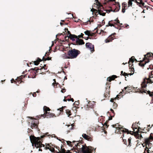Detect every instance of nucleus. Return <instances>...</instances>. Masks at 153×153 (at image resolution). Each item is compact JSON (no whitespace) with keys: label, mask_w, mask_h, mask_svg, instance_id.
<instances>
[{"label":"nucleus","mask_w":153,"mask_h":153,"mask_svg":"<svg viewBox=\"0 0 153 153\" xmlns=\"http://www.w3.org/2000/svg\"><path fill=\"white\" fill-rule=\"evenodd\" d=\"M30 139L31 142L32 144L34 145V146L36 147V148H39V151H42V149H40L42 146L44 147V149L47 150L49 149L50 151L52 152H55L54 149L53 147H52L48 144H46V146L45 145L42 143L41 140L40 141V139L39 137H36L34 136L31 135L30 136Z\"/></svg>","instance_id":"nucleus-1"},{"label":"nucleus","mask_w":153,"mask_h":153,"mask_svg":"<svg viewBox=\"0 0 153 153\" xmlns=\"http://www.w3.org/2000/svg\"><path fill=\"white\" fill-rule=\"evenodd\" d=\"M74 143H77L78 145L75 149V150L78 151V153H92L94 151L95 152V149L91 146H87L85 145H83L82 143L78 141H74Z\"/></svg>","instance_id":"nucleus-2"},{"label":"nucleus","mask_w":153,"mask_h":153,"mask_svg":"<svg viewBox=\"0 0 153 153\" xmlns=\"http://www.w3.org/2000/svg\"><path fill=\"white\" fill-rule=\"evenodd\" d=\"M69 49L67 52V54L65 53L62 55V57L64 59H74L76 58L80 53L79 50L75 49H72L69 47Z\"/></svg>","instance_id":"nucleus-3"},{"label":"nucleus","mask_w":153,"mask_h":153,"mask_svg":"<svg viewBox=\"0 0 153 153\" xmlns=\"http://www.w3.org/2000/svg\"><path fill=\"white\" fill-rule=\"evenodd\" d=\"M69 38L74 42L73 44L74 45H82L85 44L82 39H79L77 37V36L75 35L70 34Z\"/></svg>","instance_id":"nucleus-4"},{"label":"nucleus","mask_w":153,"mask_h":153,"mask_svg":"<svg viewBox=\"0 0 153 153\" xmlns=\"http://www.w3.org/2000/svg\"><path fill=\"white\" fill-rule=\"evenodd\" d=\"M43 111L44 112V114H43L41 115L40 117H42L45 118V117H47V118H50L51 117H56L55 114L52 113H51L50 112H48V111H51V109L48 107L45 106H44L43 108Z\"/></svg>","instance_id":"nucleus-5"},{"label":"nucleus","mask_w":153,"mask_h":153,"mask_svg":"<svg viewBox=\"0 0 153 153\" xmlns=\"http://www.w3.org/2000/svg\"><path fill=\"white\" fill-rule=\"evenodd\" d=\"M43 68L45 70L46 69V68H45L44 66H43L42 67L41 66H40L38 68L35 67L34 68H32L29 70V71L30 72V73L32 74L33 75H31V77L32 78H35L36 76L38 74L39 70H41Z\"/></svg>","instance_id":"nucleus-6"},{"label":"nucleus","mask_w":153,"mask_h":153,"mask_svg":"<svg viewBox=\"0 0 153 153\" xmlns=\"http://www.w3.org/2000/svg\"><path fill=\"white\" fill-rule=\"evenodd\" d=\"M153 83V76L150 77L149 78H145L143 80L141 84V86L142 88L146 87L148 84H152Z\"/></svg>","instance_id":"nucleus-7"},{"label":"nucleus","mask_w":153,"mask_h":153,"mask_svg":"<svg viewBox=\"0 0 153 153\" xmlns=\"http://www.w3.org/2000/svg\"><path fill=\"white\" fill-rule=\"evenodd\" d=\"M133 58V57H132L130 59L128 62L129 66V71H131V73H128V74L125 73V76H128V75H132L134 74V69L132 66V63L134 61V59Z\"/></svg>","instance_id":"nucleus-8"},{"label":"nucleus","mask_w":153,"mask_h":153,"mask_svg":"<svg viewBox=\"0 0 153 153\" xmlns=\"http://www.w3.org/2000/svg\"><path fill=\"white\" fill-rule=\"evenodd\" d=\"M116 126V124L113 125V127H116L117 130H118L117 133L122 134L121 138H122L123 142H124V139L123 138L124 135V128H123V126L120 125H119V126L117 127Z\"/></svg>","instance_id":"nucleus-9"},{"label":"nucleus","mask_w":153,"mask_h":153,"mask_svg":"<svg viewBox=\"0 0 153 153\" xmlns=\"http://www.w3.org/2000/svg\"><path fill=\"white\" fill-rule=\"evenodd\" d=\"M56 148L58 149V151H56V152H54V153H71L70 152V151L68 150L66 152V150L64 148L62 145H61L60 148L57 146H56Z\"/></svg>","instance_id":"nucleus-10"},{"label":"nucleus","mask_w":153,"mask_h":153,"mask_svg":"<svg viewBox=\"0 0 153 153\" xmlns=\"http://www.w3.org/2000/svg\"><path fill=\"white\" fill-rule=\"evenodd\" d=\"M95 102L94 101H89L87 104L85 105L84 108L86 110H88L90 108H94Z\"/></svg>","instance_id":"nucleus-11"},{"label":"nucleus","mask_w":153,"mask_h":153,"mask_svg":"<svg viewBox=\"0 0 153 153\" xmlns=\"http://www.w3.org/2000/svg\"><path fill=\"white\" fill-rule=\"evenodd\" d=\"M132 128L133 130L134 133H135L136 135L138 134L139 128L138 126V123H133L132 125Z\"/></svg>","instance_id":"nucleus-12"},{"label":"nucleus","mask_w":153,"mask_h":153,"mask_svg":"<svg viewBox=\"0 0 153 153\" xmlns=\"http://www.w3.org/2000/svg\"><path fill=\"white\" fill-rule=\"evenodd\" d=\"M91 11L95 12V15L97 17V16L98 14H97V13L103 16H105L106 14V13H103L102 11L99 9L97 10L96 9L93 8L91 10Z\"/></svg>","instance_id":"nucleus-13"},{"label":"nucleus","mask_w":153,"mask_h":153,"mask_svg":"<svg viewBox=\"0 0 153 153\" xmlns=\"http://www.w3.org/2000/svg\"><path fill=\"white\" fill-rule=\"evenodd\" d=\"M153 54L151 53H148L146 55H144V58L146 59L147 61H144V62H145V63H140L139 65L141 66H144L147 63L149 62V59H148L147 58V57H149L150 56H151L153 55Z\"/></svg>","instance_id":"nucleus-14"},{"label":"nucleus","mask_w":153,"mask_h":153,"mask_svg":"<svg viewBox=\"0 0 153 153\" xmlns=\"http://www.w3.org/2000/svg\"><path fill=\"white\" fill-rule=\"evenodd\" d=\"M39 123V121L37 119H35L32 120L31 123V127L32 129L36 128L38 127V125Z\"/></svg>","instance_id":"nucleus-15"},{"label":"nucleus","mask_w":153,"mask_h":153,"mask_svg":"<svg viewBox=\"0 0 153 153\" xmlns=\"http://www.w3.org/2000/svg\"><path fill=\"white\" fill-rule=\"evenodd\" d=\"M115 35L116 33H115L112 34L105 40V42L107 43L111 42L113 39H115Z\"/></svg>","instance_id":"nucleus-16"},{"label":"nucleus","mask_w":153,"mask_h":153,"mask_svg":"<svg viewBox=\"0 0 153 153\" xmlns=\"http://www.w3.org/2000/svg\"><path fill=\"white\" fill-rule=\"evenodd\" d=\"M86 48H88L91 52H93L94 51V46L91 43L89 42L86 43L85 44Z\"/></svg>","instance_id":"nucleus-17"},{"label":"nucleus","mask_w":153,"mask_h":153,"mask_svg":"<svg viewBox=\"0 0 153 153\" xmlns=\"http://www.w3.org/2000/svg\"><path fill=\"white\" fill-rule=\"evenodd\" d=\"M82 136L85 139L88 141H92L93 140V137L91 135H88L85 134H83Z\"/></svg>","instance_id":"nucleus-18"},{"label":"nucleus","mask_w":153,"mask_h":153,"mask_svg":"<svg viewBox=\"0 0 153 153\" xmlns=\"http://www.w3.org/2000/svg\"><path fill=\"white\" fill-rule=\"evenodd\" d=\"M117 76L115 75H112V76L108 77L107 79V80L108 81V82H107L106 83V85L107 84L108 85V84H110L111 83L110 82H111L112 80H114L115 78H117Z\"/></svg>","instance_id":"nucleus-19"},{"label":"nucleus","mask_w":153,"mask_h":153,"mask_svg":"<svg viewBox=\"0 0 153 153\" xmlns=\"http://www.w3.org/2000/svg\"><path fill=\"white\" fill-rule=\"evenodd\" d=\"M152 141L149 140H146L145 143L146 145V148L149 147V148H151L152 146Z\"/></svg>","instance_id":"nucleus-20"},{"label":"nucleus","mask_w":153,"mask_h":153,"mask_svg":"<svg viewBox=\"0 0 153 153\" xmlns=\"http://www.w3.org/2000/svg\"><path fill=\"white\" fill-rule=\"evenodd\" d=\"M74 125L72 124L70 125H66L67 126V134L70 132L71 130H73L74 128Z\"/></svg>","instance_id":"nucleus-21"},{"label":"nucleus","mask_w":153,"mask_h":153,"mask_svg":"<svg viewBox=\"0 0 153 153\" xmlns=\"http://www.w3.org/2000/svg\"><path fill=\"white\" fill-rule=\"evenodd\" d=\"M42 61V59H41L39 58H38L36 61H32V62L30 63V64H32V62H33V64H34L35 65H38L39 64L40 62H41Z\"/></svg>","instance_id":"nucleus-22"},{"label":"nucleus","mask_w":153,"mask_h":153,"mask_svg":"<svg viewBox=\"0 0 153 153\" xmlns=\"http://www.w3.org/2000/svg\"><path fill=\"white\" fill-rule=\"evenodd\" d=\"M123 89L122 91L120 92L119 94L117 96L116 98L117 99L119 100L123 97Z\"/></svg>","instance_id":"nucleus-23"},{"label":"nucleus","mask_w":153,"mask_h":153,"mask_svg":"<svg viewBox=\"0 0 153 153\" xmlns=\"http://www.w3.org/2000/svg\"><path fill=\"white\" fill-rule=\"evenodd\" d=\"M131 137H130L126 141V145L128 147H130L131 146Z\"/></svg>","instance_id":"nucleus-24"},{"label":"nucleus","mask_w":153,"mask_h":153,"mask_svg":"<svg viewBox=\"0 0 153 153\" xmlns=\"http://www.w3.org/2000/svg\"><path fill=\"white\" fill-rule=\"evenodd\" d=\"M42 67L43 66H44L45 68H46V69H45V70L44 69V68H43L41 70H40V71H39V74H44L46 72V70H47V67L46 66V65H44V66H41Z\"/></svg>","instance_id":"nucleus-25"},{"label":"nucleus","mask_w":153,"mask_h":153,"mask_svg":"<svg viewBox=\"0 0 153 153\" xmlns=\"http://www.w3.org/2000/svg\"><path fill=\"white\" fill-rule=\"evenodd\" d=\"M111 23L113 24V25H114L116 24H118V23H119V21L118 19L114 20H111V21H109Z\"/></svg>","instance_id":"nucleus-26"},{"label":"nucleus","mask_w":153,"mask_h":153,"mask_svg":"<svg viewBox=\"0 0 153 153\" xmlns=\"http://www.w3.org/2000/svg\"><path fill=\"white\" fill-rule=\"evenodd\" d=\"M84 35L83 33H81L80 35L77 36V37H78V38H84L86 40L88 39H91V38L89 37H83V36Z\"/></svg>","instance_id":"nucleus-27"},{"label":"nucleus","mask_w":153,"mask_h":153,"mask_svg":"<svg viewBox=\"0 0 153 153\" xmlns=\"http://www.w3.org/2000/svg\"><path fill=\"white\" fill-rule=\"evenodd\" d=\"M22 77H23V76H21L19 77V78L17 80V82H16V84L17 85H19V84H20L21 82H24L21 80L22 79Z\"/></svg>","instance_id":"nucleus-28"},{"label":"nucleus","mask_w":153,"mask_h":153,"mask_svg":"<svg viewBox=\"0 0 153 153\" xmlns=\"http://www.w3.org/2000/svg\"><path fill=\"white\" fill-rule=\"evenodd\" d=\"M65 112L66 114L68 115V117H69L71 115V110L69 109H66Z\"/></svg>","instance_id":"nucleus-29"},{"label":"nucleus","mask_w":153,"mask_h":153,"mask_svg":"<svg viewBox=\"0 0 153 153\" xmlns=\"http://www.w3.org/2000/svg\"><path fill=\"white\" fill-rule=\"evenodd\" d=\"M52 58L51 57H48L46 58H45L44 56L42 58V60L43 62L45 61L46 60H51Z\"/></svg>","instance_id":"nucleus-30"},{"label":"nucleus","mask_w":153,"mask_h":153,"mask_svg":"<svg viewBox=\"0 0 153 153\" xmlns=\"http://www.w3.org/2000/svg\"><path fill=\"white\" fill-rule=\"evenodd\" d=\"M146 140H149L152 141H153V134L151 133L149 137Z\"/></svg>","instance_id":"nucleus-31"},{"label":"nucleus","mask_w":153,"mask_h":153,"mask_svg":"<svg viewBox=\"0 0 153 153\" xmlns=\"http://www.w3.org/2000/svg\"><path fill=\"white\" fill-rule=\"evenodd\" d=\"M91 31L87 30L84 32V33L86 35H88V36H90Z\"/></svg>","instance_id":"nucleus-32"},{"label":"nucleus","mask_w":153,"mask_h":153,"mask_svg":"<svg viewBox=\"0 0 153 153\" xmlns=\"http://www.w3.org/2000/svg\"><path fill=\"white\" fill-rule=\"evenodd\" d=\"M125 133H126L127 134H131H131H132L131 132H132V131H129L128 129H127L125 128Z\"/></svg>","instance_id":"nucleus-33"},{"label":"nucleus","mask_w":153,"mask_h":153,"mask_svg":"<svg viewBox=\"0 0 153 153\" xmlns=\"http://www.w3.org/2000/svg\"><path fill=\"white\" fill-rule=\"evenodd\" d=\"M66 142L67 143V145H68L69 146H70L72 147L74 146V145H72V142L69 141H66Z\"/></svg>","instance_id":"nucleus-34"},{"label":"nucleus","mask_w":153,"mask_h":153,"mask_svg":"<svg viewBox=\"0 0 153 153\" xmlns=\"http://www.w3.org/2000/svg\"><path fill=\"white\" fill-rule=\"evenodd\" d=\"M73 141L72 143H72V145H74V146L73 147L74 148V149H75L76 148V147H77V146L78 145V143H75V142H74V143L73 142L74 141Z\"/></svg>","instance_id":"nucleus-35"},{"label":"nucleus","mask_w":153,"mask_h":153,"mask_svg":"<svg viewBox=\"0 0 153 153\" xmlns=\"http://www.w3.org/2000/svg\"><path fill=\"white\" fill-rule=\"evenodd\" d=\"M66 108V106H62L61 108H59L57 109L58 110H59L60 112L63 111V110Z\"/></svg>","instance_id":"nucleus-36"},{"label":"nucleus","mask_w":153,"mask_h":153,"mask_svg":"<svg viewBox=\"0 0 153 153\" xmlns=\"http://www.w3.org/2000/svg\"><path fill=\"white\" fill-rule=\"evenodd\" d=\"M117 106V104L115 102H114L113 103V108L114 109L116 108Z\"/></svg>","instance_id":"nucleus-37"},{"label":"nucleus","mask_w":153,"mask_h":153,"mask_svg":"<svg viewBox=\"0 0 153 153\" xmlns=\"http://www.w3.org/2000/svg\"><path fill=\"white\" fill-rule=\"evenodd\" d=\"M109 26H114V25H113V24L110 22H109L108 23V25H107L106 26V27H108Z\"/></svg>","instance_id":"nucleus-38"},{"label":"nucleus","mask_w":153,"mask_h":153,"mask_svg":"<svg viewBox=\"0 0 153 153\" xmlns=\"http://www.w3.org/2000/svg\"><path fill=\"white\" fill-rule=\"evenodd\" d=\"M49 133H47L45 134V135H44L42 136H41V138H43L44 137L46 136H49L50 135L49 134H48Z\"/></svg>","instance_id":"nucleus-39"},{"label":"nucleus","mask_w":153,"mask_h":153,"mask_svg":"<svg viewBox=\"0 0 153 153\" xmlns=\"http://www.w3.org/2000/svg\"><path fill=\"white\" fill-rule=\"evenodd\" d=\"M134 1L133 0H129V1L128 2V6H131L132 5V1Z\"/></svg>","instance_id":"nucleus-40"},{"label":"nucleus","mask_w":153,"mask_h":153,"mask_svg":"<svg viewBox=\"0 0 153 153\" xmlns=\"http://www.w3.org/2000/svg\"><path fill=\"white\" fill-rule=\"evenodd\" d=\"M93 22L94 20L93 19H90V20H88L87 22L88 23L89 22L90 24L91 22L93 23Z\"/></svg>","instance_id":"nucleus-41"},{"label":"nucleus","mask_w":153,"mask_h":153,"mask_svg":"<svg viewBox=\"0 0 153 153\" xmlns=\"http://www.w3.org/2000/svg\"><path fill=\"white\" fill-rule=\"evenodd\" d=\"M122 12L123 13H124V2H123L122 3Z\"/></svg>","instance_id":"nucleus-42"},{"label":"nucleus","mask_w":153,"mask_h":153,"mask_svg":"<svg viewBox=\"0 0 153 153\" xmlns=\"http://www.w3.org/2000/svg\"><path fill=\"white\" fill-rule=\"evenodd\" d=\"M148 93L149 94L150 96H153V92H151L149 91H147Z\"/></svg>","instance_id":"nucleus-43"},{"label":"nucleus","mask_w":153,"mask_h":153,"mask_svg":"<svg viewBox=\"0 0 153 153\" xmlns=\"http://www.w3.org/2000/svg\"><path fill=\"white\" fill-rule=\"evenodd\" d=\"M110 85V84H108V85L107 84V85L106 84V85H107V86L106 87V90L107 91H108V90H107L108 89V91L109 90V89L110 88V85Z\"/></svg>","instance_id":"nucleus-44"},{"label":"nucleus","mask_w":153,"mask_h":153,"mask_svg":"<svg viewBox=\"0 0 153 153\" xmlns=\"http://www.w3.org/2000/svg\"><path fill=\"white\" fill-rule=\"evenodd\" d=\"M95 33H92L91 31V33H90V36H94L95 35Z\"/></svg>","instance_id":"nucleus-45"},{"label":"nucleus","mask_w":153,"mask_h":153,"mask_svg":"<svg viewBox=\"0 0 153 153\" xmlns=\"http://www.w3.org/2000/svg\"><path fill=\"white\" fill-rule=\"evenodd\" d=\"M66 91V89H65V88H62V89L61 90V92L62 93H64Z\"/></svg>","instance_id":"nucleus-46"},{"label":"nucleus","mask_w":153,"mask_h":153,"mask_svg":"<svg viewBox=\"0 0 153 153\" xmlns=\"http://www.w3.org/2000/svg\"><path fill=\"white\" fill-rule=\"evenodd\" d=\"M117 99L116 98H115L114 99L111 98L110 100V101L113 102V103L114 102V100H115Z\"/></svg>","instance_id":"nucleus-47"},{"label":"nucleus","mask_w":153,"mask_h":153,"mask_svg":"<svg viewBox=\"0 0 153 153\" xmlns=\"http://www.w3.org/2000/svg\"><path fill=\"white\" fill-rule=\"evenodd\" d=\"M114 115H110V117H109L108 120H111L112 119V117H114Z\"/></svg>","instance_id":"nucleus-48"},{"label":"nucleus","mask_w":153,"mask_h":153,"mask_svg":"<svg viewBox=\"0 0 153 153\" xmlns=\"http://www.w3.org/2000/svg\"><path fill=\"white\" fill-rule=\"evenodd\" d=\"M108 122L106 121L104 124V126H105L106 127V128H107L108 126H109V125H108L107 123Z\"/></svg>","instance_id":"nucleus-49"},{"label":"nucleus","mask_w":153,"mask_h":153,"mask_svg":"<svg viewBox=\"0 0 153 153\" xmlns=\"http://www.w3.org/2000/svg\"><path fill=\"white\" fill-rule=\"evenodd\" d=\"M55 82H53V84L54 85V87L55 86V85H54L55 84H56V85H58L59 84V83H56V79H54L53 80Z\"/></svg>","instance_id":"nucleus-50"},{"label":"nucleus","mask_w":153,"mask_h":153,"mask_svg":"<svg viewBox=\"0 0 153 153\" xmlns=\"http://www.w3.org/2000/svg\"><path fill=\"white\" fill-rule=\"evenodd\" d=\"M50 55V52H47L45 55V56H49Z\"/></svg>","instance_id":"nucleus-51"},{"label":"nucleus","mask_w":153,"mask_h":153,"mask_svg":"<svg viewBox=\"0 0 153 153\" xmlns=\"http://www.w3.org/2000/svg\"><path fill=\"white\" fill-rule=\"evenodd\" d=\"M115 1V0H108L106 1H107V3H109L110 2H113V1Z\"/></svg>","instance_id":"nucleus-52"},{"label":"nucleus","mask_w":153,"mask_h":153,"mask_svg":"<svg viewBox=\"0 0 153 153\" xmlns=\"http://www.w3.org/2000/svg\"><path fill=\"white\" fill-rule=\"evenodd\" d=\"M96 3L98 4L97 5H100V4L99 2V1L98 0H96Z\"/></svg>","instance_id":"nucleus-53"},{"label":"nucleus","mask_w":153,"mask_h":153,"mask_svg":"<svg viewBox=\"0 0 153 153\" xmlns=\"http://www.w3.org/2000/svg\"><path fill=\"white\" fill-rule=\"evenodd\" d=\"M110 111H111V112L113 113V115H114V116L115 114V113L114 112V111L112 109H110Z\"/></svg>","instance_id":"nucleus-54"},{"label":"nucleus","mask_w":153,"mask_h":153,"mask_svg":"<svg viewBox=\"0 0 153 153\" xmlns=\"http://www.w3.org/2000/svg\"><path fill=\"white\" fill-rule=\"evenodd\" d=\"M69 38V36H67L65 37V39L66 40L68 39Z\"/></svg>","instance_id":"nucleus-55"},{"label":"nucleus","mask_w":153,"mask_h":153,"mask_svg":"<svg viewBox=\"0 0 153 153\" xmlns=\"http://www.w3.org/2000/svg\"><path fill=\"white\" fill-rule=\"evenodd\" d=\"M67 29L68 33V34L69 35V36H70V34L71 35V34L70 31L68 30V29L67 28Z\"/></svg>","instance_id":"nucleus-56"},{"label":"nucleus","mask_w":153,"mask_h":153,"mask_svg":"<svg viewBox=\"0 0 153 153\" xmlns=\"http://www.w3.org/2000/svg\"><path fill=\"white\" fill-rule=\"evenodd\" d=\"M74 104L76 105H78L79 104V102L78 101H75L74 102Z\"/></svg>","instance_id":"nucleus-57"},{"label":"nucleus","mask_w":153,"mask_h":153,"mask_svg":"<svg viewBox=\"0 0 153 153\" xmlns=\"http://www.w3.org/2000/svg\"><path fill=\"white\" fill-rule=\"evenodd\" d=\"M33 97H36V94L35 92H34L33 94Z\"/></svg>","instance_id":"nucleus-58"},{"label":"nucleus","mask_w":153,"mask_h":153,"mask_svg":"<svg viewBox=\"0 0 153 153\" xmlns=\"http://www.w3.org/2000/svg\"><path fill=\"white\" fill-rule=\"evenodd\" d=\"M105 24V21L104 20H103L102 21V25H104Z\"/></svg>","instance_id":"nucleus-59"},{"label":"nucleus","mask_w":153,"mask_h":153,"mask_svg":"<svg viewBox=\"0 0 153 153\" xmlns=\"http://www.w3.org/2000/svg\"><path fill=\"white\" fill-rule=\"evenodd\" d=\"M121 75L124 76V73H123V71H122L121 72Z\"/></svg>","instance_id":"nucleus-60"},{"label":"nucleus","mask_w":153,"mask_h":153,"mask_svg":"<svg viewBox=\"0 0 153 153\" xmlns=\"http://www.w3.org/2000/svg\"><path fill=\"white\" fill-rule=\"evenodd\" d=\"M11 82L12 83H13V82H15V81L14 79H12L11 80Z\"/></svg>","instance_id":"nucleus-61"},{"label":"nucleus","mask_w":153,"mask_h":153,"mask_svg":"<svg viewBox=\"0 0 153 153\" xmlns=\"http://www.w3.org/2000/svg\"><path fill=\"white\" fill-rule=\"evenodd\" d=\"M118 25H119L120 27H122V25H123V24H121V23H118V24H117Z\"/></svg>","instance_id":"nucleus-62"},{"label":"nucleus","mask_w":153,"mask_h":153,"mask_svg":"<svg viewBox=\"0 0 153 153\" xmlns=\"http://www.w3.org/2000/svg\"><path fill=\"white\" fill-rule=\"evenodd\" d=\"M54 45V43H53L52 44V45H51V46L50 47V49L49 50V51H51V47L52 46Z\"/></svg>","instance_id":"nucleus-63"},{"label":"nucleus","mask_w":153,"mask_h":153,"mask_svg":"<svg viewBox=\"0 0 153 153\" xmlns=\"http://www.w3.org/2000/svg\"><path fill=\"white\" fill-rule=\"evenodd\" d=\"M70 100H71V101L72 102H74V100L72 98H71Z\"/></svg>","instance_id":"nucleus-64"}]
</instances>
